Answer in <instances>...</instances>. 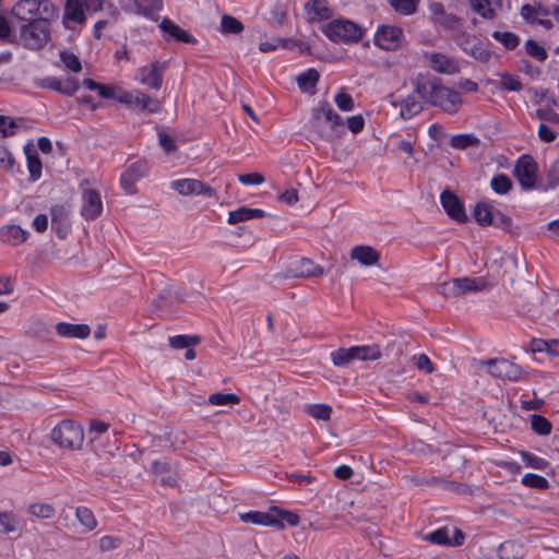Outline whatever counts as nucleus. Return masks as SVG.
Masks as SVG:
<instances>
[{"instance_id":"obj_1","label":"nucleus","mask_w":559,"mask_h":559,"mask_svg":"<svg viewBox=\"0 0 559 559\" xmlns=\"http://www.w3.org/2000/svg\"><path fill=\"white\" fill-rule=\"evenodd\" d=\"M414 92L423 102L439 107L447 114H455L462 103L461 94L442 84L441 79L433 75L417 74L412 80Z\"/></svg>"},{"instance_id":"obj_2","label":"nucleus","mask_w":559,"mask_h":559,"mask_svg":"<svg viewBox=\"0 0 559 559\" xmlns=\"http://www.w3.org/2000/svg\"><path fill=\"white\" fill-rule=\"evenodd\" d=\"M310 127L326 142H332L344 133L343 119L326 100L320 102L319 106L312 109Z\"/></svg>"},{"instance_id":"obj_3","label":"nucleus","mask_w":559,"mask_h":559,"mask_svg":"<svg viewBox=\"0 0 559 559\" xmlns=\"http://www.w3.org/2000/svg\"><path fill=\"white\" fill-rule=\"evenodd\" d=\"M51 40V27L46 20L29 19L20 27L19 36L14 44L25 49L39 51Z\"/></svg>"},{"instance_id":"obj_4","label":"nucleus","mask_w":559,"mask_h":559,"mask_svg":"<svg viewBox=\"0 0 559 559\" xmlns=\"http://www.w3.org/2000/svg\"><path fill=\"white\" fill-rule=\"evenodd\" d=\"M50 438L60 448L75 450L82 447L84 433L75 421L62 420L51 430Z\"/></svg>"},{"instance_id":"obj_5","label":"nucleus","mask_w":559,"mask_h":559,"mask_svg":"<svg viewBox=\"0 0 559 559\" xmlns=\"http://www.w3.org/2000/svg\"><path fill=\"white\" fill-rule=\"evenodd\" d=\"M513 177L524 191L543 190L544 188L538 185V165L530 154H523L518 158L513 168Z\"/></svg>"},{"instance_id":"obj_6","label":"nucleus","mask_w":559,"mask_h":559,"mask_svg":"<svg viewBox=\"0 0 559 559\" xmlns=\"http://www.w3.org/2000/svg\"><path fill=\"white\" fill-rule=\"evenodd\" d=\"M322 32L335 43H356L362 36V29L349 20H334L324 25Z\"/></svg>"},{"instance_id":"obj_7","label":"nucleus","mask_w":559,"mask_h":559,"mask_svg":"<svg viewBox=\"0 0 559 559\" xmlns=\"http://www.w3.org/2000/svg\"><path fill=\"white\" fill-rule=\"evenodd\" d=\"M323 275V269L312 260L302 257L288 258L285 264L284 278H308L320 277Z\"/></svg>"},{"instance_id":"obj_8","label":"nucleus","mask_w":559,"mask_h":559,"mask_svg":"<svg viewBox=\"0 0 559 559\" xmlns=\"http://www.w3.org/2000/svg\"><path fill=\"white\" fill-rule=\"evenodd\" d=\"M453 40L465 53L472 56L475 60L481 63L489 61L491 51L480 40L472 43V37L466 32H456L453 35Z\"/></svg>"},{"instance_id":"obj_9","label":"nucleus","mask_w":559,"mask_h":559,"mask_svg":"<svg viewBox=\"0 0 559 559\" xmlns=\"http://www.w3.org/2000/svg\"><path fill=\"white\" fill-rule=\"evenodd\" d=\"M487 365L488 372L502 380L516 381L526 373L521 366L504 358L490 359Z\"/></svg>"},{"instance_id":"obj_10","label":"nucleus","mask_w":559,"mask_h":559,"mask_svg":"<svg viewBox=\"0 0 559 559\" xmlns=\"http://www.w3.org/2000/svg\"><path fill=\"white\" fill-rule=\"evenodd\" d=\"M403 39L402 28L394 25H380L374 34L373 43L381 49L395 50Z\"/></svg>"},{"instance_id":"obj_11","label":"nucleus","mask_w":559,"mask_h":559,"mask_svg":"<svg viewBox=\"0 0 559 559\" xmlns=\"http://www.w3.org/2000/svg\"><path fill=\"white\" fill-rule=\"evenodd\" d=\"M440 202L445 213L457 223H466L468 216L460 198L450 190H443L440 194Z\"/></svg>"},{"instance_id":"obj_12","label":"nucleus","mask_w":559,"mask_h":559,"mask_svg":"<svg viewBox=\"0 0 559 559\" xmlns=\"http://www.w3.org/2000/svg\"><path fill=\"white\" fill-rule=\"evenodd\" d=\"M168 66V61H154L150 66L139 69V80L143 85L153 90H159L163 84V73Z\"/></svg>"},{"instance_id":"obj_13","label":"nucleus","mask_w":559,"mask_h":559,"mask_svg":"<svg viewBox=\"0 0 559 559\" xmlns=\"http://www.w3.org/2000/svg\"><path fill=\"white\" fill-rule=\"evenodd\" d=\"M51 228L58 238L66 239L71 230L70 206L56 204L50 209Z\"/></svg>"},{"instance_id":"obj_14","label":"nucleus","mask_w":559,"mask_h":559,"mask_svg":"<svg viewBox=\"0 0 559 559\" xmlns=\"http://www.w3.org/2000/svg\"><path fill=\"white\" fill-rule=\"evenodd\" d=\"M148 173V164L146 160L140 159L132 163L121 175L120 185L123 190L132 194L135 192V182Z\"/></svg>"},{"instance_id":"obj_15","label":"nucleus","mask_w":559,"mask_h":559,"mask_svg":"<svg viewBox=\"0 0 559 559\" xmlns=\"http://www.w3.org/2000/svg\"><path fill=\"white\" fill-rule=\"evenodd\" d=\"M171 188L181 195L190 194H204L207 197H214L215 190L198 179H179L170 183Z\"/></svg>"},{"instance_id":"obj_16","label":"nucleus","mask_w":559,"mask_h":559,"mask_svg":"<svg viewBox=\"0 0 559 559\" xmlns=\"http://www.w3.org/2000/svg\"><path fill=\"white\" fill-rule=\"evenodd\" d=\"M119 5L127 12L148 16L153 11L163 8L162 0H118Z\"/></svg>"},{"instance_id":"obj_17","label":"nucleus","mask_w":559,"mask_h":559,"mask_svg":"<svg viewBox=\"0 0 559 559\" xmlns=\"http://www.w3.org/2000/svg\"><path fill=\"white\" fill-rule=\"evenodd\" d=\"M103 211L100 194L95 189H85L83 191L82 216L86 219L97 218Z\"/></svg>"},{"instance_id":"obj_18","label":"nucleus","mask_w":559,"mask_h":559,"mask_svg":"<svg viewBox=\"0 0 559 559\" xmlns=\"http://www.w3.org/2000/svg\"><path fill=\"white\" fill-rule=\"evenodd\" d=\"M158 27L164 34L169 36V38H166V40H169L171 38L185 44L193 45L197 43V39L193 35H191L188 31L181 28L179 25H177L167 17L162 20Z\"/></svg>"},{"instance_id":"obj_19","label":"nucleus","mask_w":559,"mask_h":559,"mask_svg":"<svg viewBox=\"0 0 559 559\" xmlns=\"http://www.w3.org/2000/svg\"><path fill=\"white\" fill-rule=\"evenodd\" d=\"M239 518L243 523L284 528V524H282L271 511H249L247 513H240Z\"/></svg>"},{"instance_id":"obj_20","label":"nucleus","mask_w":559,"mask_h":559,"mask_svg":"<svg viewBox=\"0 0 559 559\" xmlns=\"http://www.w3.org/2000/svg\"><path fill=\"white\" fill-rule=\"evenodd\" d=\"M84 5L82 0H66L64 3V13L62 17V23L66 27H68L67 22L71 21L78 24H84L86 22V17L84 14Z\"/></svg>"},{"instance_id":"obj_21","label":"nucleus","mask_w":559,"mask_h":559,"mask_svg":"<svg viewBox=\"0 0 559 559\" xmlns=\"http://www.w3.org/2000/svg\"><path fill=\"white\" fill-rule=\"evenodd\" d=\"M56 332L62 337L83 340L91 334V328L87 324L59 322L56 325Z\"/></svg>"},{"instance_id":"obj_22","label":"nucleus","mask_w":559,"mask_h":559,"mask_svg":"<svg viewBox=\"0 0 559 559\" xmlns=\"http://www.w3.org/2000/svg\"><path fill=\"white\" fill-rule=\"evenodd\" d=\"M349 255L352 260H357L365 266L374 265L380 260V253L370 246H355Z\"/></svg>"},{"instance_id":"obj_23","label":"nucleus","mask_w":559,"mask_h":559,"mask_svg":"<svg viewBox=\"0 0 559 559\" xmlns=\"http://www.w3.org/2000/svg\"><path fill=\"white\" fill-rule=\"evenodd\" d=\"M28 231L19 225H5L0 228V240L11 246H19L26 241Z\"/></svg>"},{"instance_id":"obj_24","label":"nucleus","mask_w":559,"mask_h":559,"mask_svg":"<svg viewBox=\"0 0 559 559\" xmlns=\"http://www.w3.org/2000/svg\"><path fill=\"white\" fill-rule=\"evenodd\" d=\"M175 305L173 290L170 287H166L162 289L157 298L153 300L152 311L158 316L171 313Z\"/></svg>"},{"instance_id":"obj_25","label":"nucleus","mask_w":559,"mask_h":559,"mask_svg":"<svg viewBox=\"0 0 559 559\" xmlns=\"http://www.w3.org/2000/svg\"><path fill=\"white\" fill-rule=\"evenodd\" d=\"M37 0H19L11 9L12 16L22 22L36 17Z\"/></svg>"},{"instance_id":"obj_26","label":"nucleus","mask_w":559,"mask_h":559,"mask_svg":"<svg viewBox=\"0 0 559 559\" xmlns=\"http://www.w3.org/2000/svg\"><path fill=\"white\" fill-rule=\"evenodd\" d=\"M132 100V108L139 107L142 111L156 114L162 109L159 100L140 91H134V96Z\"/></svg>"},{"instance_id":"obj_27","label":"nucleus","mask_w":559,"mask_h":559,"mask_svg":"<svg viewBox=\"0 0 559 559\" xmlns=\"http://www.w3.org/2000/svg\"><path fill=\"white\" fill-rule=\"evenodd\" d=\"M24 153L27 159V168L29 171V179L32 181H36L41 176V160L38 156L37 151L34 148V146L28 143L24 146Z\"/></svg>"},{"instance_id":"obj_28","label":"nucleus","mask_w":559,"mask_h":559,"mask_svg":"<svg viewBox=\"0 0 559 559\" xmlns=\"http://www.w3.org/2000/svg\"><path fill=\"white\" fill-rule=\"evenodd\" d=\"M524 555V546L518 540H506L498 548L500 559H522Z\"/></svg>"},{"instance_id":"obj_29","label":"nucleus","mask_w":559,"mask_h":559,"mask_svg":"<svg viewBox=\"0 0 559 559\" xmlns=\"http://www.w3.org/2000/svg\"><path fill=\"white\" fill-rule=\"evenodd\" d=\"M430 67L439 73L452 74L459 71L455 62L440 52H435L431 55Z\"/></svg>"},{"instance_id":"obj_30","label":"nucleus","mask_w":559,"mask_h":559,"mask_svg":"<svg viewBox=\"0 0 559 559\" xmlns=\"http://www.w3.org/2000/svg\"><path fill=\"white\" fill-rule=\"evenodd\" d=\"M400 105V116L405 120L413 118L424 110V105L414 95L406 96Z\"/></svg>"},{"instance_id":"obj_31","label":"nucleus","mask_w":559,"mask_h":559,"mask_svg":"<svg viewBox=\"0 0 559 559\" xmlns=\"http://www.w3.org/2000/svg\"><path fill=\"white\" fill-rule=\"evenodd\" d=\"M493 212L492 206L485 202H478L474 209L475 221L480 226H490L493 224Z\"/></svg>"},{"instance_id":"obj_32","label":"nucleus","mask_w":559,"mask_h":559,"mask_svg":"<svg viewBox=\"0 0 559 559\" xmlns=\"http://www.w3.org/2000/svg\"><path fill=\"white\" fill-rule=\"evenodd\" d=\"M35 20H46L51 27V20L58 15V9L49 0H37L36 3V15Z\"/></svg>"},{"instance_id":"obj_33","label":"nucleus","mask_w":559,"mask_h":559,"mask_svg":"<svg viewBox=\"0 0 559 559\" xmlns=\"http://www.w3.org/2000/svg\"><path fill=\"white\" fill-rule=\"evenodd\" d=\"M319 79L320 74L316 69H308L298 75L297 83L301 91L313 93L312 90L316 87Z\"/></svg>"},{"instance_id":"obj_34","label":"nucleus","mask_w":559,"mask_h":559,"mask_svg":"<svg viewBox=\"0 0 559 559\" xmlns=\"http://www.w3.org/2000/svg\"><path fill=\"white\" fill-rule=\"evenodd\" d=\"M456 281L459 282L461 296L465 295L467 293L480 292L484 288H486V286H487L486 281L481 277H478V278L460 277V278H456Z\"/></svg>"},{"instance_id":"obj_35","label":"nucleus","mask_w":559,"mask_h":559,"mask_svg":"<svg viewBox=\"0 0 559 559\" xmlns=\"http://www.w3.org/2000/svg\"><path fill=\"white\" fill-rule=\"evenodd\" d=\"M473 12L479 14L483 19L493 20L496 11L490 7L489 0H468Z\"/></svg>"},{"instance_id":"obj_36","label":"nucleus","mask_w":559,"mask_h":559,"mask_svg":"<svg viewBox=\"0 0 559 559\" xmlns=\"http://www.w3.org/2000/svg\"><path fill=\"white\" fill-rule=\"evenodd\" d=\"M201 337L198 335H175L169 337V345L175 349L188 348L200 344Z\"/></svg>"},{"instance_id":"obj_37","label":"nucleus","mask_w":559,"mask_h":559,"mask_svg":"<svg viewBox=\"0 0 559 559\" xmlns=\"http://www.w3.org/2000/svg\"><path fill=\"white\" fill-rule=\"evenodd\" d=\"M490 187L497 194H506L513 188V182L507 175L498 174L492 177Z\"/></svg>"},{"instance_id":"obj_38","label":"nucleus","mask_w":559,"mask_h":559,"mask_svg":"<svg viewBox=\"0 0 559 559\" xmlns=\"http://www.w3.org/2000/svg\"><path fill=\"white\" fill-rule=\"evenodd\" d=\"M532 430L539 436H548L551 432L552 425L544 416L533 414L531 415Z\"/></svg>"},{"instance_id":"obj_39","label":"nucleus","mask_w":559,"mask_h":559,"mask_svg":"<svg viewBox=\"0 0 559 559\" xmlns=\"http://www.w3.org/2000/svg\"><path fill=\"white\" fill-rule=\"evenodd\" d=\"M243 31V24L236 17L224 14L221 20V32L223 34H240Z\"/></svg>"},{"instance_id":"obj_40","label":"nucleus","mask_w":559,"mask_h":559,"mask_svg":"<svg viewBox=\"0 0 559 559\" xmlns=\"http://www.w3.org/2000/svg\"><path fill=\"white\" fill-rule=\"evenodd\" d=\"M492 37L509 50L515 49L520 44V37L512 32L495 31Z\"/></svg>"},{"instance_id":"obj_41","label":"nucleus","mask_w":559,"mask_h":559,"mask_svg":"<svg viewBox=\"0 0 559 559\" xmlns=\"http://www.w3.org/2000/svg\"><path fill=\"white\" fill-rule=\"evenodd\" d=\"M522 484L526 487L545 490L549 488L548 480L540 475L534 473H527L522 477Z\"/></svg>"},{"instance_id":"obj_42","label":"nucleus","mask_w":559,"mask_h":559,"mask_svg":"<svg viewBox=\"0 0 559 559\" xmlns=\"http://www.w3.org/2000/svg\"><path fill=\"white\" fill-rule=\"evenodd\" d=\"M212 405H235L240 403V397L235 393H213L209 396Z\"/></svg>"},{"instance_id":"obj_43","label":"nucleus","mask_w":559,"mask_h":559,"mask_svg":"<svg viewBox=\"0 0 559 559\" xmlns=\"http://www.w3.org/2000/svg\"><path fill=\"white\" fill-rule=\"evenodd\" d=\"M525 51L539 62L546 61L548 57L546 49L534 39H527L525 41Z\"/></svg>"},{"instance_id":"obj_44","label":"nucleus","mask_w":559,"mask_h":559,"mask_svg":"<svg viewBox=\"0 0 559 559\" xmlns=\"http://www.w3.org/2000/svg\"><path fill=\"white\" fill-rule=\"evenodd\" d=\"M76 518L79 522L86 527L87 531H92L96 527L97 521L93 512L86 507L76 508Z\"/></svg>"},{"instance_id":"obj_45","label":"nucleus","mask_w":559,"mask_h":559,"mask_svg":"<svg viewBox=\"0 0 559 559\" xmlns=\"http://www.w3.org/2000/svg\"><path fill=\"white\" fill-rule=\"evenodd\" d=\"M390 5L401 14L409 15L416 12L418 0H388Z\"/></svg>"},{"instance_id":"obj_46","label":"nucleus","mask_w":559,"mask_h":559,"mask_svg":"<svg viewBox=\"0 0 559 559\" xmlns=\"http://www.w3.org/2000/svg\"><path fill=\"white\" fill-rule=\"evenodd\" d=\"M19 129L17 122L9 116L0 115V139L13 136Z\"/></svg>"},{"instance_id":"obj_47","label":"nucleus","mask_w":559,"mask_h":559,"mask_svg":"<svg viewBox=\"0 0 559 559\" xmlns=\"http://www.w3.org/2000/svg\"><path fill=\"white\" fill-rule=\"evenodd\" d=\"M307 414L316 419L329 420L332 408L326 404H312L307 406Z\"/></svg>"},{"instance_id":"obj_48","label":"nucleus","mask_w":559,"mask_h":559,"mask_svg":"<svg viewBox=\"0 0 559 559\" xmlns=\"http://www.w3.org/2000/svg\"><path fill=\"white\" fill-rule=\"evenodd\" d=\"M270 511L274 514V516L276 519H278V521L282 524H283L284 521L286 523H288L290 526H296V525L299 524V521H300L299 515L294 513V512L286 511V510H281L277 507H271Z\"/></svg>"},{"instance_id":"obj_49","label":"nucleus","mask_w":559,"mask_h":559,"mask_svg":"<svg viewBox=\"0 0 559 559\" xmlns=\"http://www.w3.org/2000/svg\"><path fill=\"white\" fill-rule=\"evenodd\" d=\"M359 353V360H377L381 358V350L379 345H361L357 346Z\"/></svg>"},{"instance_id":"obj_50","label":"nucleus","mask_w":559,"mask_h":559,"mask_svg":"<svg viewBox=\"0 0 559 559\" xmlns=\"http://www.w3.org/2000/svg\"><path fill=\"white\" fill-rule=\"evenodd\" d=\"M424 539L435 545L450 546L448 527L438 528L432 533L428 534Z\"/></svg>"},{"instance_id":"obj_51","label":"nucleus","mask_w":559,"mask_h":559,"mask_svg":"<svg viewBox=\"0 0 559 559\" xmlns=\"http://www.w3.org/2000/svg\"><path fill=\"white\" fill-rule=\"evenodd\" d=\"M477 142V139L472 134H457L450 139V145L457 150H465Z\"/></svg>"},{"instance_id":"obj_52","label":"nucleus","mask_w":559,"mask_h":559,"mask_svg":"<svg viewBox=\"0 0 559 559\" xmlns=\"http://www.w3.org/2000/svg\"><path fill=\"white\" fill-rule=\"evenodd\" d=\"M306 10L308 11V13H312L313 15L320 17L321 20L330 17L329 8L319 0H309L306 3Z\"/></svg>"},{"instance_id":"obj_53","label":"nucleus","mask_w":559,"mask_h":559,"mask_svg":"<svg viewBox=\"0 0 559 559\" xmlns=\"http://www.w3.org/2000/svg\"><path fill=\"white\" fill-rule=\"evenodd\" d=\"M28 512L39 519H49L55 514V508L49 503H34L28 507Z\"/></svg>"},{"instance_id":"obj_54","label":"nucleus","mask_w":559,"mask_h":559,"mask_svg":"<svg viewBox=\"0 0 559 559\" xmlns=\"http://www.w3.org/2000/svg\"><path fill=\"white\" fill-rule=\"evenodd\" d=\"M60 59L66 68L74 73L82 70V64L78 56L69 51H60Z\"/></svg>"},{"instance_id":"obj_55","label":"nucleus","mask_w":559,"mask_h":559,"mask_svg":"<svg viewBox=\"0 0 559 559\" xmlns=\"http://www.w3.org/2000/svg\"><path fill=\"white\" fill-rule=\"evenodd\" d=\"M435 23L445 29L455 31L462 24V19L453 13L445 12Z\"/></svg>"},{"instance_id":"obj_56","label":"nucleus","mask_w":559,"mask_h":559,"mask_svg":"<svg viewBox=\"0 0 559 559\" xmlns=\"http://www.w3.org/2000/svg\"><path fill=\"white\" fill-rule=\"evenodd\" d=\"M438 292L445 298L461 296V290H460L459 282L456 281V278H453L450 282H444V283L440 284L438 287Z\"/></svg>"},{"instance_id":"obj_57","label":"nucleus","mask_w":559,"mask_h":559,"mask_svg":"<svg viewBox=\"0 0 559 559\" xmlns=\"http://www.w3.org/2000/svg\"><path fill=\"white\" fill-rule=\"evenodd\" d=\"M16 530V519L11 512H0V532L4 534Z\"/></svg>"},{"instance_id":"obj_58","label":"nucleus","mask_w":559,"mask_h":559,"mask_svg":"<svg viewBox=\"0 0 559 559\" xmlns=\"http://www.w3.org/2000/svg\"><path fill=\"white\" fill-rule=\"evenodd\" d=\"M521 456L526 465L534 469L543 471L548 466V462L545 459L536 456L527 451H522Z\"/></svg>"},{"instance_id":"obj_59","label":"nucleus","mask_w":559,"mask_h":559,"mask_svg":"<svg viewBox=\"0 0 559 559\" xmlns=\"http://www.w3.org/2000/svg\"><path fill=\"white\" fill-rule=\"evenodd\" d=\"M500 78H501L500 87L502 90L510 91V92L522 91L523 86H522V83L518 80V78H514L509 73H502V74H500Z\"/></svg>"},{"instance_id":"obj_60","label":"nucleus","mask_w":559,"mask_h":559,"mask_svg":"<svg viewBox=\"0 0 559 559\" xmlns=\"http://www.w3.org/2000/svg\"><path fill=\"white\" fill-rule=\"evenodd\" d=\"M496 227L501 228L510 234H514L512 218L500 211L493 214V224Z\"/></svg>"},{"instance_id":"obj_61","label":"nucleus","mask_w":559,"mask_h":559,"mask_svg":"<svg viewBox=\"0 0 559 559\" xmlns=\"http://www.w3.org/2000/svg\"><path fill=\"white\" fill-rule=\"evenodd\" d=\"M0 40L10 44H14L16 41V36L12 34V28L8 19L2 14H0Z\"/></svg>"},{"instance_id":"obj_62","label":"nucleus","mask_w":559,"mask_h":559,"mask_svg":"<svg viewBox=\"0 0 559 559\" xmlns=\"http://www.w3.org/2000/svg\"><path fill=\"white\" fill-rule=\"evenodd\" d=\"M35 84L41 88H48L62 94L61 80L56 76H47L36 80Z\"/></svg>"},{"instance_id":"obj_63","label":"nucleus","mask_w":559,"mask_h":559,"mask_svg":"<svg viewBox=\"0 0 559 559\" xmlns=\"http://www.w3.org/2000/svg\"><path fill=\"white\" fill-rule=\"evenodd\" d=\"M334 100L338 109L342 111H350L354 109V99L345 92L336 94Z\"/></svg>"},{"instance_id":"obj_64","label":"nucleus","mask_w":559,"mask_h":559,"mask_svg":"<svg viewBox=\"0 0 559 559\" xmlns=\"http://www.w3.org/2000/svg\"><path fill=\"white\" fill-rule=\"evenodd\" d=\"M158 142L167 154H170L177 150L174 138L166 133L164 130L158 131Z\"/></svg>"}]
</instances>
